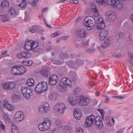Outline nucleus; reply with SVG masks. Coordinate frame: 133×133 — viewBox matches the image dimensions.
I'll list each match as a JSON object with an SVG mask.
<instances>
[{
	"mask_svg": "<svg viewBox=\"0 0 133 133\" xmlns=\"http://www.w3.org/2000/svg\"><path fill=\"white\" fill-rule=\"evenodd\" d=\"M70 2L71 3H74L75 4H77L78 2L77 0H70Z\"/></svg>",
	"mask_w": 133,
	"mask_h": 133,
	"instance_id": "obj_50",
	"label": "nucleus"
},
{
	"mask_svg": "<svg viewBox=\"0 0 133 133\" xmlns=\"http://www.w3.org/2000/svg\"><path fill=\"white\" fill-rule=\"evenodd\" d=\"M81 18V17H79L76 20L77 21H79L80 20Z\"/></svg>",
	"mask_w": 133,
	"mask_h": 133,
	"instance_id": "obj_60",
	"label": "nucleus"
},
{
	"mask_svg": "<svg viewBox=\"0 0 133 133\" xmlns=\"http://www.w3.org/2000/svg\"><path fill=\"white\" fill-rule=\"evenodd\" d=\"M38 1V0H33L32 3V5L33 6H35L36 4Z\"/></svg>",
	"mask_w": 133,
	"mask_h": 133,
	"instance_id": "obj_45",
	"label": "nucleus"
},
{
	"mask_svg": "<svg viewBox=\"0 0 133 133\" xmlns=\"http://www.w3.org/2000/svg\"><path fill=\"white\" fill-rule=\"evenodd\" d=\"M112 97L114 98L119 99H122L124 98V97L123 96H112Z\"/></svg>",
	"mask_w": 133,
	"mask_h": 133,
	"instance_id": "obj_47",
	"label": "nucleus"
},
{
	"mask_svg": "<svg viewBox=\"0 0 133 133\" xmlns=\"http://www.w3.org/2000/svg\"><path fill=\"white\" fill-rule=\"evenodd\" d=\"M51 133H58V132L56 130H54L52 131Z\"/></svg>",
	"mask_w": 133,
	"mask_h": 133,
	"instance_id": "obj_59",
	"label": "nucleus"
},
{
	"mask_svg": "<svg viewBox=\"0 0 133 133\" xmlns=\"http://www.w3.org/2000/svg\"><path fill=\"white\" fill-rule=\"evenodd\" d=\"M97 110L101 115L102 117H103V116L104 115V112L103 110L101 109H98Z\"/></svg>",
	"mask_w": 133,
	"mask_h": 133,
	"instance_id": "obj_44",
	"label": "nucleus"
},
{
	"mask_svg": "<svg viewBox=\"0 0 133 133\" xmlns=\"http://www.w3.org/2000/svg\"><path fill=\"white\" fill-rule=\"evenodd\" d=\"M2 109L1 108V102L0 101V110H1Z\"/></svg>",
	"mask_w": 133,
	"mask_h": 133,
	"instance_id": "obj_62",
	"label": "nucleus"
},
{
	"mask_svg": "<svg viewBox=\"0 0 133 133\" xmlns=\"http://www.w3.org/2000/svg\"><path fill=\"white\" fill-rule=\"evenodd\" d=\"M106 0L108 4L117 10H121L123 8V4L119 0Z\"/></svg>",
	"mask_w": 133,
	"mask_h": 133,
	"instance_id": "obj_7",
	"label": "nucleus"
},
{
	"mask_svg": "<svg viewBox=\"0 0 133 133\" xmlns=\"http://www.w3.org/2000/svg\"><path fill=\"white\" fill-rule=\"evenodd\" d=\"M96 2L97 3L101 4H104L106 3L105 0H96Z\"/></svg>",
	"mask_w": 133,
	"mask_h": 133,
	"instance_id": "obj_39",
	"label": "nucleus"
},
{
	"mask_svg": "<svg viewBox=\"0 0 133 133\" xmlns=\"http://www.w3.org/2000/svg\"><path fill=\"white\" fill-rule=\"evenodd\" d=\"M2 7L8 6H9V2L6 0H4L2 2L1 4Z\"/></svg>",
	"mask_w": 133,
	"mask_h": 133,
	"instance_id": "obj_33",
	"label": "nucleus"
},
{
	"mask_svg": "<svg viewBox=\"0 0 133 133\" xmlns=\"http://www.w3.org/2000/svg\"><path fill=\"white\" fill-rule=\"evenodd\" d=\"M39 44L37 42L32 40L26 41L25 43L24 48L27 50H31L35 52L39 50L38 48Z\"/></svg>",
	"mask_w": 133,
	"mask_h": 133,
	"instance_id": "obj_3",
	"label": "nucleus"
},
{
	"mask_svg": "<svg viewBox=\"0 0 133 133\" xmlns=\"http://www.w3.org/2000/svg\"><path fill=\"white\" fill-rule=\"evenodd\" d=\"M22 2V1L21 0H18L17 1V3H18L17 4H20L19 3L20 2Z\"/></svg>",
	"mask_w": 133,
	"mask_h": 133,
	"instance_id": "obj_61",
	"label": "nucleus"
},
{
	"mask_svg": "<svg viewBox=\"0 0 133 133\" xmlns=\"http://www.w3.org/2000/svg\"><path fill=\"white\" fill-rule=\"evenodd\" d=\"M106 15L109 20L111 21H114L117 18L116 14L113 11L107 12L106 13Z\"/></svg>",
	"mask_w": 133,
	"mask_h": 133,
	"instance_id": "obj_19",
	"label": "nucleus"
},
{
	"mask_svg": "<svg viewBox=\"0 0 133 133\" xmlns=\"http://www.w3.org/2000/svg\"><path fill=\"white\" fill-rule=\"evenodd\" d=\"M95 123L99 128L103 126V121L101 117L97 116L95 117L93 115L88 116L85 118V124L87 127H90Z\"/></svg>",
	"mask_w": 133,
	"mask_h": 133,
	"instance_id": "obj_1",
	"label": "nucleus"
},
{
	"mask_svg": "<svg viewBox=\"0 0 133 133\" xmlns=\"http://www.w3.org/2000/svg\"><path fill=\"white\" fill-rule=\"evenodd\" d=\"M23 58H27L30 57L31 56V54L28 51L23 52Z\"/></svg>",
	"mask_w": 133,
	"mask_h": 133,
	"instance_id": "obj_34",
	"label": "nucleus"
},
{
	"mask_svg": "<svg viewBox=\"0 0 133 133\" xmlns=\"http://www.w3.org/2000/svg\"><path fill=\"white\" fill-rule=\"evenodd\" d=\"M63 131L65 133H70L71 131V128L68 125H65L62 127Z\"/></svg>",
	"mask_w": 133,
	"mask_h": 133,
	"instance_id": "obj_23",
	"label": "nucleus"
},
{
	"mask_svg": "<svg viewBox=\"0 0 133 133\" xmlns=\"http://www.w3.org/2000/svg\"><path fill=\"white\" fill-rule=\"evenodd\" d=\"M56 124L58 126H59L60 125H61V122L59 120H57L55 121Z\"/></svg>",
	"mask_w": 133,
	"mask_h": 133,
	"instance_id": "obj_48",
	"label": "nucleus"
},
{
	"mask_svg": "<svg viewBox=\"0 0 133 133\" xmlns=\"http://www.w3.org/2000/svg\"><path fill=\"white\" fill-rule=\"evenodd\" d=\"M50 110L49 105L46 102L44 103L42 106H40L38 108L39 112L42 114L47 113Z\"/></svg>",
	"mask_w": 133,
	"mask_h": 133,
	"instance_id": "obj_11",
	"label": "nucleus"
},
{
	"mask_svg": "<svg viewBox=\"0 0 133 133\" xmlns=\"http://www.w3.org/2000/svg\"><path fill=\"white\" fill-rule=\"evenodd\" d=\"M41 74L44 76H47L48 75L49 72L47 70H43L40 72Z\"/></svg>",
	"mask_w": 133,
	"mask_h": 133,
	"instance_id": "obj_35",
	"label": "nucleus"
},
{
	"mask_svg": "<svg viewBox=\"0 0 133 133\" xmlns=\"http://www.w3.org/2000/svg\"><path fill=\"white\" fill-rule=\"evenodd\" d=\"M18 96L14 94L11 97V99L12 100H16L18 98Z\"/></svg>",
	"mask_w": 133,
	"mask_h": 133,
	"instance_id": "obj_42",
	"label": "nucleus"
},
{
	"mask_svg": "<svg viewBox=\"0 0 133 133\" xmlns=\"http://www.w3.org/2000/svg\"><path fill=\"white\" fill-rule=\"evenodd\" d=\"M21 91L25 98L29 99L34 94L33 90L30 88L26 87H23L21 88Z\"/></svg>",
	"mask_w": 133,
	"mask_h": 133,
	"instance_id": "obj_9",
	"label": "nucleus"
},
{
	"mask_svg": "<svg viewBox=\"0 0 133 133\" xmlns=\"http://www.w3.org/2000/svg\"><path fill=\"white\" fill-rule=\"evenodd\" d=\"M17 56L19 58H21L23 57V52L18 53L17 55Z\"/></svg>",
	"mask_w": 133,
	"mask_h": 133,
	"instance_id": "obj_46",
	"label": "nucleus"
},
{
	"mask_svg": "<svg viewBox=\"0 0 133 133\" xmlns=\"http://www.w3.org/2000/svg\"><path fill=\"white\" fill-rule=\"evenodd\" d=\"M91 11L94 17H97L99 16L98 11L97 9L95 4L94 3H92L91 5Z\"/></svg>",
	"mask_w": 133,
	"mask_h": 133,
	"instance_id": "obj_20",
	"label": "nucleus"
},
{
	"mask_svg": "<svg viewBox=\"0 0 133 133\" xmlns=\"http://www.w3.org/2000/svg\"><path fill=\"white\" fill-rule=\"evenodd\" d=\"M130 18L133 22V14L130 16Z\"/></svg>",
	"mask_w": 133,
	"mask_h": 133,
	"instance_id": "obj_54",
	"label": "nucleus"
},
{
	"mask_svg": "<svg viewBox=\"0 0 133 133\" xmlns=\"http://www.w3.org/2000/svg\"><path fill=\"white\" fill-rule=\"evenodd\" d=\"M25 118V115L22 111H18L16 112L14 114L13 119L15 122L18 123L22 121Z\"/></svg>",
	"mask_w": 133,
	"mask_h": 133,
	"instance_id": "obj_10",
	"label": "nucleus"
},
{
	"mask_svg": "<svg viewBox=\"0 0 133 133\" xmlns=\"http://www.w3.org/2000/svg\"><path fill=\"white\" fill-rule=\"evenodd\" d=\"M3 118L4 121L6 122H10V118L6 113H4L3 114Z\"/></svg>",
	"mask_w": 133,
	"mask_h": 133,
	"instance_id": "obj_31",
	"label": "nucleus"
},
{
	"mask_svg": "<svg viewBox=\"0 0 133 133\" xmlns=\"http://www.w3.org/2000/svg\"><path fill=\"white\" fill-rule=\"evenodd\" d=\"M19 75H22L26 72L25 68L23 66L18 65Z\"/></svg>",
	"mask_w": 133,
	"mask_h": 133,
	"instance_id": "obj_24",
	"label": "nucleus"
},
{
	"mask_svg": "<svg viewBox=\"0 0 133 133\" xmlns=\"http://www.w3.org/2000/svg\"><path fill=\"white\" fill-rule=\"evenodd\" d=\"M60 34V33L58 31H57L56 33L51 34L50 35V37H56L58 36Z\"/></svg>",
	"mask_w": 133,
	"mask_h": 133,
	"instance_id": "obj_43",
	"label": "nucleus"
},
{
	"mask_svg": "<svg viewBox=\"0 0 133 133\" xmlns=\"http://www.w3.org/2000/svg\"><path fill=\"white\" fill-rule=\"evenodd\" d=\"M54 95L55 94L53 93H51L49 94V96L50 98H52L54 96Z\"/></svg>",
	"mask_w": 133,
	"mask_h": 133,
	"instance_id": "obj_52",
	"label": "nucleus"
},
{
	"mask_svg": "<svg viewBox=\"0 0 133 133\" xmlns=\"http://www.w3.org/2000/svg\"><path fill=\"white\" fill-rule=\"evenodd\" d=\"M78 96L76 97L75 98L72 96L69 97L67 100L70 105L74 106L78 103Z\"/></svg>",
	"mask_w": 133,
	"mask_h": 133,
	"instance_id": "obj_16",
	"label": "nucleus"
},
{
	"mask_svg": "<svg viewBox=\"0 0 133 133\" xmlns=\"http://www.w3.org/2000/svg\"><path fill=\"white\" fill-rule=\"evenodd\" d=\"M17 5L21 8H24L26 5V2L25 1H23L20 4H17Z\"/></svg>",
	"mask_w": 133,
	"mask_h": 133,
	"instance_id": "obj_36",
	"label": "nucleus"
},
{
	"mask_svg": "<svg viewBox=\"0 0 133 133\" xmlns=\"http://www.w3.org/2000/svg\"><path fill=\"white\" fill-rule=\"evenodd\" d=\"M58 76L55 74L51 76L49 78V83L51 85L56 84L58 81Z\"/></svg>",
	"mask_w": 133,
	"mask_h": 133,
	"instance_id": "obj_17",
	"label": "nucleus"
},
{
	"mask_svg": "<svg viewBox=\"0 0 133 133\" xmlns=\"http://www.w3.org/2000/svg\"><path fill=\"white\" fill-rule=\"evenodd\" d=\"M2 57H3V56H1L0 55V59L2 58Z\"/></svg>",
	"mask_w": 133,
	"mask_h": 133,
	"instance_id": "obj_64",
	"label": "nucleus"
},
{
	"mask_svg": "<svg viewBox=\"0 0 133 133\" xmlns=\"http://www.w3.org/2000/svg\"><path fill=\"white\" fill-rule=\"evenodd\" d=\"M110 101V98H107L105 99V102L106 103H108Z\"/></svg>",
	"mask_w": 133,
	"mask_h": 133,
	"instance_id": "obj_53",
	"label": "nucleus"
},
{
	"mask_svg": "<svg viewBox=\"0 0 133 133\" xmlns=\"http://www.w3.org/2000/svg\"><path fill=\"white\" fill-rule=\"evenodd\" d=\"M108 33V31L105 29L100 31L99 35L100 40L103 41L107 37Z\"/></svg>",
	"mask_w": 133,
	"mask_h": 133,
	"instance_id": "obj_14",
	"label": "nucleus"
},
{
	"mask_svg": "<svg viewBox=\"0 0 133 133\" xmlns=\"http://www.w3.org/2000/svg\"><path fill=\"white\" fill-rule=\"evenodd\" d=\"M129 56L131 57V59L130 60V62L132 65H133V54L131 53L130 52L128 53Z\"/></svg>",
	"mask_w": 133,
	"mask_h": 133,
	"instance_id": "obj_38",
	"label": "nucleus"
},
{
	"mask_svg": "<svg viewBox=\"0 0 133 133\" xmlns=\"http://www.w3.org/2000/svg\"><path fill=\"white\" fill-rule=\"evenodd\" d=\"M35 81L34 79L30 78L27 80L26 84L29 86H33L34 85Z\"/></svg>",
	"mask_w": 133,
	"mask_h": 133,
	"instance_id": "obj_26",
	"label": "nucleus"
},
{
	"mask_svg": "<svg viewBox=\"0 0 133 133\" xmlns=\"http://www.w3.org/2000/svg\"><path fill=\"white\" fill-rule=\"evenodd\" d=\"M72 87L71 81L66 77L62 78L61 80L60 84L58 87L59 91L61 92H64L68 90L67 87Z\"/></svg>",
	"mask_w": 133,
	"mask_h": 133,
	"instance_id": "obj_2",
	"label": "nucleus"
},
{
	"mask_svg": "<svg viewBox=\"0 0 133 133\" xmlns=\"http://www.w3.org/2000/svg\"><path fill=\"white\" fill-rule=\"evenodd\" d=\"M73 116L76 119L79 120L82 116V112L77 109H74L73 112Z\"/></svg>",
	"mask_w": 133,
	"mask_h": 133,
	"instance_id": "obj_18",
	"label": "nucleus"
},
{
	"mask_svg": "<svg viewBox=\"0 0 133 133\" xmlns=\"http://www.w3.org/2000/svg\"><path fill=\"white\" fill-rule=\"evenodd\" d=\"M23 62L24 65L27 66L31 65L32 64V62L31 61H23Z\"/></svg>",
	"mask_w": 133,
	"mask_h": 133,
	"instance_id": "obj_37",
	"label": "nucleus"
},
{
	"mask_svg": "<svg viewBox=\"0 0 133 133\" xmlns=\"http://www.w3.org/2000/svg\"><path fill=\"white\" fill-rule=\"evenodd\" d=\"M78 103L81 105H87L90 102V100L82 96H78Z\"/></svg>",
	"mask_w": 133,
	"mask_h": 133,
	"instance_id": "obj_12",
	"label": "nucleus"
},
{
	"mask_svg": "<svg viewBox=\"0 0 133 133\" xmlns=\"http://www.w3.org/2000/svg\"><path fill=\"white\" fill-rule=\"evenodd\" d=\"M2 104L3 107L9 111H12L14 110L15 109V106L7 100L4 101Z\"/></svg>",
	"mask_w": 133,
	"mask_h": 133,
	"instance_id": "obj_13",
	"label": "nucleus"
},
{
	"mask_svg": "<svg viewBox=\"0 0 133 133\" xmlns=\"http://www.w3.org/2000/svg\"><path fill=\"white\" fill-rule=\"evenodd\" d=\"M75 34L77 37L81 38L85 37L87 35V33L85 32V30L83 29L78 30Z\"/></svg>",
	"mask_w": 133,
	"mask_h": 133,
	"instance_id": "obj_21",
	"label": "nucleus"
},
{
	"mask_svg": "<svg viewBox=\"0 0 133 133\" xmlns=\"http://www.w3.org/2000/svg\"><path fill=\"white\" fill-rule=\"evenodd\" d=\"M41 39L42 40H44L45 39V38L44 37H41Z\"/></svg>",
	"mask_w": 133,
	"mask_h": 133,
	"instance_id": "obj_63",
	"label": "nucleus"
},
{
	"mask_svg": "<svg viewBox=\"0 0 133 133\" xmlns=\"http://www.w3.org/2000/svg\"><path fill=\"white\" fill-rule=\"evenodd\" d=\"M11 130L12 133H18L19 131L18 127L15 125H12Z\"/></svg>",
	"mask_w": 133,
	"mask_h": 133,
	"instance_id": "obj_25",
	"label": "nucleus"
},
{
	"mask_svg": "<svg viewBox=\"0 0 133 133\" xmlns=\"http://www.w3.org/2000/svg\"><path fill=\"white\" fill-rule=\"evenodd\" d=\"M1 18L2 19V20L4 21L5 20V16H4L2 15L1 16Z\"/></svg>",
	"mask_w": 133,
	"mask_h": 133,
	"instance_id": "obj_56",
	"label": "nucleus"
},
{
	"mask_svg": "<svg viewBox=\"0 0 133 133\" xmlns=\"http://www.w3.org/2000/svg\"><path fill=\"white\" fill-rule=\"evenodd\" d=\"M106 120L107 121V122L108 121H110L109 117H107L105 118Z\"/></svg>",
	"mask_w": 133,
	"mask_h": 133,
	"instance_id": "obj_58",
	"label": "nucleus"
},
{
	"mask_svg": "<svg viewBox=\"0 0 133 133\" xmlns=\"http://www.w3.org/2000/svg\"><path fill=\"white\" fill-rule=\"evenodd\" d=\"M76 133H84V131L81 128H77L76 130Z\"/></svg>",
	"mask_w": 133,
	"mask_h": 133,
	"instance_id": "obj_40",
	"label": "nucleus"
},
{
	"mask_svg": "<svg viewBox=\"0 0 133 133\" xmlns=\"http://www.w3.org/2000/svg\"><path fill=\"white\" fill-rule=\"evenodd\" d=\"M44 21L47 27L49 28H51V26L48 24V23L46 21L45 19H44Z\"/></svg>",
	"mask_w": 133,
	"mask_h": 133,
	"instance_id": "obj_49",
	"label": "nucleus"
},
{
	"mask_svg": "<svg viewBox=\"0 0 133 133\" xmlns=\"http://www.w3.org/2000/svg\"><path fill=\"white\" fill-rule=\"evenodd\" d=\"M9 90L15 88L17 86L16 82H9Z\"/></svg>",
	"mask_w": 133,
	"mask_h": 133,
	"instance_id": "obj_30",
	"label": "nucleus"
},
{
	"mask_svg": "<svg viewBox=\"0 0 133 133\" xmlns=\"http://www.w3.org/2000/svg\"><path fill=\"white\" fill-rule=\"evenodd\" d=\"M66 107L65 104L62 102L56 104L53 107V111L55 114L58 115H62L65 112Z\"/></svg>",
	"mask_w": 133,
	"mask_h": 133,
	"instance_id": "obj_4",
	"label": "nucleus"
},
{
	"mask_svg": "<svg viewBox=\"0 0 133 133\" xmlns=\"http://www.w3.org/2000/svg\"><path fill=\"white\" fill-rule=\"evenodd\" d=\"M105 24L103 19L102 18H99L97 20L96 24V28L98 30H101L104 28Z\"/></svg>",
	"mask_w": 133,
	"mask_h": 133,
	"instance_id": "obj_15",
	"label": "nucleus"
},
{
	"mask_svg": "<svg viewBox=\"0 0 133 133\" xmlns=\"http://www.w3.org/2000/svg\"><path fill=\"white\" fill-rule=\"evenodd\" d=\"M107 124L109 126H110L111 125V123L110 121H108V122H107Z\"/></svg>",
	"mask_w": 133,
	"mask_h": 133,
	"instance_id": "obj_55",
	"label": "nucleus"
},
{
	"mask_svg": "<svg viewBox=\"0 0 133 133\" xmlns=\"http://www.w3.org/2000/svg\"><path fill=\"white\" fill-rule=\"evenodd\" d=\"M7 52V51L6 50L4 51H3L2 53V56H3V57H5L6 56L5 55Z\"/></svg>",
	"mask_w": 133,
	"mask_h": 133,
	"instance_id": "obj_51",
	"label": "nucleus"
},
{
	"mask_svg": "<svg viewBox=\"0 0 133 133\" xmlns=\"http://www.w3.org/2000/svg\"><path fill=\"white\" fill-rule=\"evenodd\" d=\"M48 87L47 83L45 81L41 82L37 85L35 90L37 94H40L47 90Z\"/></svg>",
	"mask_w": 133,
	"mask_h": 133,
	"instance_id": "obj_6",
	"label": "nucleus"
},
{
	"mask_svg": "<svg viewBox=\"0 0 133 133\" xmlns=\"http://www.w3.org/2000/svg\"><path fill=\"white\" fill-rule=\"evenodd\" d=\"M9 82H4L2 84V88L6 90H9Z\"/></svg>",
	"mask_w": 133,
	"mask_h": 133,
	"instance_id": "obj_28",
	"label": "nucleus"
},
{
	"mask_svg": "<svg viewBox=\"0 0 133 133\" xmlns=\"http://www.w3.org/2000/svg\"><path fill=\"white\" fill-rule=\"evenodd\" d=\"M110 40L109 38H107L105 41L102 46L104 48L107 47L110 45Z\"/></svg>",
	"mask_w": 133,
	"mask_h": 133,
	"instance_id": "obj_27",
	"label": "nucleus"
},
{
	"mask_svg": "<svg viewBox=\"0 0 133 133\" xmlns=\"http://www.w3.org/2000/svg\"><path fill=\"white\" fill-rule=\"evenodd\" d=\"M39 28L36 26H32L30 30V32L32 33L36 32L38 29Z\"/></svg>",
	"mask_w": 133,
	"mask_h": 133,
	"instance_id": "obj_32",
	"label": "nucleus"
},
{
	"mask_svg": "<svg viewBox=\"0 0 133 133\" xmlns=\"http://www.w3.org/2000/svg\"><path fill=\"white\" fill-rule=\"evenodd\" d=\"M9 11L12 16H16L17 15L15 10L13 8H10L9 10Z\"/></svg>",
	"mask_w": 133,
	"mask_h": 133,
	"instance_id": "obj_29",
	"label": "nucleus"
},
{
	"mask_svg": "<svg viewBox=\"0 0 133 133\" xmlns=\"http://www.w3.org/2000/svg\"><path fill=\"white\" fill-rule=\"evenodd\" d=\"M48 10V9L47 8H45L44 9L42 10L43 12H46Z\"/></svg>",
	"mask_w": 133,
	"mask_h": 133,
	"instance_id": "obj_57",
	"label": "nucleus"
},
{
	"mask_svg": "<svg viewBox=\"0 0 133 133\" xmlns=\"http://www.w3.org/2000/svg\"><path fill=\"white\" fill-rule=\"evenodd\" d=\"M0 128H1L3 130H4L5 129V126L3 123L1 121H0Z\"/></svg>",
	"mask_w": 133,
	"mask_h": 133,
	"instance_id": "obj_41",
	"label": "nucleus"
},
{
	"mask_svg": "<svg viewBox=\"0 0 133 133\" xmlns=\"http://www.w3.org/2000/svg\"><path fill=\"white\" fill-rule=\"evenodd\" d=\"M83 23L87 28H93L95 24V21L92 17L88 16L85 17L83 20Z\"/></svg>",
	"mask_w": 133,
	"mask_h": 133,
	"instance_id": "obj_8",
	"label": "nucleus"
},
{
	"mask_svg": "<svg viewBox=\"0 0 133 133\" xmlns=\"http://www.w3.org/2000/svg\"><path fill=\"white\" fill-rule=\"evenodd\" d=\"M11 73L12 74L16 76L18 75V65L13 66L10 70Z\"/></svg>",
	"mask_w": 133,
	"mask_h": 133,
	"instance_id": "obj_22",
	"label": "nucleus"
},
{
	"mask_svg": "<svg viewBox=\"0 0 133 133\" xmlns=\"http://www.w3.org/2000/svg\"><path fill=\"white\" fill-rule=\"evenodd\" d=\"M51 123V121L49 118H45L43 122L38 125V130L42 131H47L50 127Z\"/></svg>",
	"mask_w": 133,
	"mask_h": 133,
	"instance_id": "obj_5",
	"label": "nucleus"
}]
</instances>
